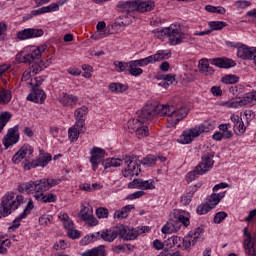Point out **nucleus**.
Wrapping results in <instances>:
<instances>
[{
	"label": "nucleus",
	"mask_w": 256,
	"mask_h": 256,
	"mask_svg": "<svg viewBox=\"0 0 256 256\" xmlns=\"http://www.w3.org/2000/svg\"><path fill=\"white\" fill-rule=\"evenodd\" d=\"M155 115L159 117H167V127L171 129V127H175L179 123V121H183L187 115H189V109L187 107H176L173 105L162 104V105H152L147 104L139 113L138 120L141 123H145V121H149V119H153Z\"/></svg>",
	"instance_id": "nucleus-1"
},
{
	"label": "nucleus",
	"mask_w": 256,
	"mask_h": 256,
	"mask_svg": "<svg viewBox=\"0 0 256 256\" xmlns=\"http://www.w3.org/2000/svg\"><path fill=\"white\" fill-rule=\"evenodd\" d=\"M45 49H47V46H41L34 51L19 57L20 63H26V65H31L33 63L30 67V71H25L22 74V81H29V79H31V73L32 75H37V73H41L43 69H47L48 65H51L50 60H46V62L39 60L41 59V55L45 53Z\"/></svg>",
	"instance_id": "nucleus-2"
},
{
	"label": "nucleus",
	"mask_w": 256,
	"mask_h": 256,
	"mask_svg": "<svg viewBox=\"0 0 256 256\" xmlns=\"http://www.w3.org/2000/svg\"><path fill=\"white\" fill-rule=\"evenodd\" d=\"M123 163L126 166L122 170L123 177H139V173H141V164H139L137 156H125L122 160L119 158L106 159L103 163V167L104 169L121 167Z\"/></svg>",
	"instance_id": "nucleus-3"
},
{
	"label": "nucleus",
	"mask_w": 256,
	"mask_h": 256,
	"mask_svg": "<svg viewBox=\"0 0 256 256\" xmlns=\"http://www.w3.org/2000/svg\"><path fill=\"white\" fill-rule=\"evenodd\" d=\"M155 37L158 39H163V37H168L169 45H181V43H185V41H189L191 36L185 32H181L177 25L171 24L169 27L162 29H155L152 31Z\"/></svg>",
	"instance_id": "nucleus-4"
},
{
	"label": "nucleus",
	"mask_w": 256,
	"mask_h": 256,
	"mask_svg": "<svg viewBox=\"0 0 256 256\" xmlns=\"http://www.w3.org/2000/svg\"><path fill=\"white\" fill-rule=\"evenodd\" d=\"M118 9L122 13H126L127 17H135V13H149L155 9V2L149 1H120L117 4Z\"/></svg>",
	"instance_id": "nucleus-5"
},
{
	"label": "nucleus",
	"mask_w": 256,
	"mask_h": 256,
	"mask_svg": "<svg viewBox=\"0 0 256 256\" xmlns=\"http://www.w3.org/2000/svg\"><path fill=\"white\" fill-rule=\"evenodd\" d=\"M23 203H25L23 196H15V193L13 192L6 193L2 197L0 205V219L1 217H7V215H11V211H16V209H19V205H23Z\"/></svg>",
	"instance_id": "nucleus-6"
},
{
	"label": "nucleus",
	"mask_w": 256,
	"mask_h": 256,
	"mask_svg": "<svg viewBox=\"0 0 256 256\" xmlns=\"http://www.w3.org/2000/svg\"><path fill=\"white\" fill-rule=\"evenodd\" d=\"M213 157H215V154L211 152L203 154L201 162L195 167L193 171H190L186 175L187 183H192V181H195V179H197L199 175H205L207 171H210V169H213V165H215V161L213 160Z\"/></svg>",
	"instance_id": "nucleus-7"
},
{
	"label": "nucleus",
	"mask_w": 256,
	"mask_h": 256,
	"mask_svg": "<svg viewBox=\"0 0 256 256\" xmlns=\"http://www.w3.org/2000/svg\"><path fill=\"white\" fill-rule=\"evenodd\" d=\"M170 57L171 52L160 50L156 54L150 55L146 58L132 60L130 61V65L132 67H147L150 63H157L159 61H163V59H169Z\"/></svg>",
	"instance_id": "nucleus-8"
},
{
	"label": "nucleus",
	"mask_w": 256,
	"mask_h": 256,
	"mask_svg": "<svg viewBox=\"0 0 256 256\" xmlns=\"http://www.w3.org/2000/svg\"><path fill=\"white\" fill-rule=\"evenodd\" d=\"M210 130L211 128L205 125L190 128L182 133L178 142H180L182 145H189V143H193L196 137H199L201 133H209Z\"/></svg>",
	"instance_id": "nucleus-9"
},
{
	"label": "nucleus",
	"mask_w": 256,
	"mask_h": 256,
	"mask_svg": "<svg viewBox=\"0 0 256 256\" xmlns=\"http://www.w3.org/2000/svg\"><path fill=\"white\" fill-rule=\"evenodd\" d=\"M51 159V154L41 151L36 160H33L32 162H23L22 167L26 171H31V169H35L36 167H47L49 162H51Z\"/></svg>",
	"instance_id": "nucleus-10"
},
{
	"label": "nucleus",
	"mask_w": 256,
	"mask_h": 256,
	"mask_svg": "<svg viewBox=\"0 0 256 256\" xmlns=\"http://www.w3.org/2000/svg\"><path fill=\"white\" fill-rule=\"evenodd\" d=\"M90 154L92 155L90 157V163L92 165V169L93 171H97V169H99V163H105V161H103V159H105V155L106 152L105 150H103V148H99V147H93L90 150Z\"/></svg>",
	"instance_id": "nucleus-11"
},
{
	"label": "nucleus",
	"mask_w": 256,
	"mask_h": 256,
	"mask_svg": "<svg viewBox=\"0 0 256 256\" xmlns=\"http://www.w3.org/2000/svg\"><path fill=\"white\" fill-rule=\"evenodd\" d=\"M256 103V92L248 93L243 99L231 100L227 102L228 107L238 109V107H245V105H253Z\"/></svg>",
	"instance_id": "nucleus-12"
},
{
	"label": "nucleus",
	"mask_w": 256,
	"mask_h": 256,
	"mask_svg": "<svg viewBox=\"0 0 256 256\" xmlns=\"http://www.w3.org/2000/svg\"><path fill=\"white\" fill-rule=\"evenodd\" d=\"M5 149L19 143V125L10 128L2 140Z\"/></svg>",
	"instance_id": "nucleus-13"
},
{
	"label": "nucleus",
	"mask_w": 256,
	"mask_h": 256,
	"mask_svg": "<svg viewBox=\"0 0 256 256\" xmlns=\"http://www.w3.org/2000/svg\"><path fill=\"white\" fill-rule=\"evenodd\" d=\"M119 225L96 233V239H102L107 243H113L119 237Z\"/></svg>",
	"instance_id": "nucleus-14"
},
{
	"label": "nucleus",
	"mask_w": 256,
	"mask_h": 256,
	"mask_svg": "<svg viewBox=\"0 0 256 256\" xmlns=\"http://www.w3.org/2000/svg\"><path fill=\"white\" fill-rule=\"evenodd\" d=\"M43 29L26 28L17 33V39L25 41L27 39H34L35 37H43Z\"/></svg>",
	"instance_id": "nucleus-15"
},
{
	"label": "nucleus",
	"mask_w": 256,
	"mask_h": 256,
	"mask_svg": "<svg viewBox=\"0 0 256 256\" xmlns=\"http://www.w3.org/2000/svg\"><path fill=\"white\" fill-rule=\"evenodd\" d=\"M18 191L20 193H39L42 192L43 190L41 189V180H36V181H29L26 183H22L18 187Z\"/></svg>",
	"instance_id": "nucleus-16"
},
{
	"label": "nucleus",
	"mask_w": 256,
	"mask_h": 256,
	"mask_svg": "<svg viewBox=\"0 0 256 256\" xmlns=\"http://www.w3.org/2000/svg\"><path fill=\"white\" fill-rule=\"evenodd\" d=\"M119 237L124 241H135L136 237H139V231L135 229H129L125 225H119Z\"/></svg>",
	"instance_id": "nucleus-17"
},
{
	"label": "nucleus",
	"mask_w": 256,
	"mask_h": 256,
	"mask_svg": "<svg viewBox=\"0 0 256 256\" xmlns=\"http://www.w3.org/2000/svg\"><path fill=\"white\" fill-rule=\"evenodd\" d=\"M45 99H47V95L45 91L40 88H32V93L27 96V101H32V103H45Z\"/></svg>",
	"instance_id": "nucleus-18"
},
{
	"label": "nucleus",
	"mask_w": 256,
	"mask_h": 256,
	"mask_svg": "<svg viewBox=\"0 0 256 256\" xmlns=\"http://www.w3.org/2000/svg\"><path fill=\"white\" fill-rule=\"evenodd\" d=\"M172 215L179 225L182 224L184 227H189V225H191V221L189 220V212L175 209L173 210Z\"/></svg>",
	"instance_id": "nucleus-19"
},
{
	"label": "nucleus",
	"mask_w": 256,
	"mask_h": 256,
	"mask_svg": "<svg viewBox=\"0 0 256 256\" xmlns=\"http://www.w3.org/2000/svg\"><path fill=\"white\" fill-rule=\"evenodd\" d=\"M33 209V201L29 200L27 203L26 208L24 209L23 213H21L13 222L12 226L9 227L10 231H13L14 229H18V227L21 225V220L25 219L31 213V210Z\"/></svg>",
	"instance_id": "nucleus-20"
},
{
	"label": "nucleus",
	"mask_w": 256,
	"mask_h": 256,
	"mask_svg": "<svg viewBox=\"0 0 256 256\" xmlns=\"http://www.w3.org/2000/svg\"><path fill=\"white\" fill-rule=\"evenodd\" d=\"M210 63L215 67H219V69H231V67H235V65H237V63H235L232 59L228 58L210 59Z\"/></svg>",
	"instance_id": "nucleus-21"
},
{
	"label": "nucleus",
	"mask_w": 256,
	"mask_h": 256,
	"mask_svg": "<svg viewBox=\"0 0 256 256\" xmlns=\"http://www.w3.org/2000/svg\"><path fill=\"white\" fill-rule=\"evenodd\" d=\"M256 48H249L245 45H242L237 48V57L244 60L253 59L255 57Z\"/></svg>",
	"instance_id": "nucleus-22"
},
{
	"label": "nucleus",
	"mask_w": 256,
	"mask_h": 256,
	"mask_svg": "<svg viewBox=\"0 0 256 256\" xmlns=\"http://www.w3.org/2000/svg\"><path fill=\"white\" fill-rule=\"evenodd\" d=\"M181 230V224L175 219H170L163 227H162V233L164 234H171V233H177Z\"/></svg>",
	"instance_id": "nucleus-23"
},
{
	"label": "nucleus",
	"mask_w": 256,
	"mask_h": 256,
	"mask_svg": "<svg viewBox=\"0 0 256 256\" xmlns=\"http://www.w3.org/2000/svg\"><path fill=\"white\" fill-rule=\"evenodd\" d=\"M60 103L63 107H75L79 103V98L73 94L63 93L60 98Z\"/></svg>",
	"instance_id": "nucleus-24"
},
{
	"label": "nucleus",
	"mask_w": 256,
	"mask_h": 256,
	"mask_svg": "<svg viewBox=\"0 0 256 256\" xmlns=\"http://www.w3.org/2000/svg\"><path fill=\"white\" fill-rule=\"evenodd\" d=\"M198 69L200 73L206 77H209V75H213V73H215V69L209 65V60L206 58H203L198 62Z\"/></svg>",
	"instance_id": "nucleus-25"
},
{
	"label": "nucleus",
	"mask_w": 256,
	"mask_h": 256,
	"mask_svg": "<svg viewBox=\"0 0 256 256\" xmlns=\"http://www.w3.org/2000/svg\"><path fill=\"white\" fill-rule=\"evenodd\" d=\"M133 209H135V205H126L121 209L116 210L114 212L113 218L117 219L118 221H121V219H127V217H129V214L131 213V211H133Z\"/></svg>",
	"instance_id": "nucleus-26"
},
{
	"label": "nucleus",
	"mask_w": 256,
	"mask_h": 256,
	"mask_svg": "<svg viewBox=\"0 0 256 256\" xmlns=\"http://www.w3.org/2000/svg\"><path fill=\"white\" fill-rule=\"evenodd\" d=\"M61 179H53V178H43L40 179V189L42 191H49V189H52V187H56V185H59L61 183Z\"/></svg>",
	"instance_id": "nucleus-27"
},
{
	"label": "nucleus",
	"mask_w": 256,
	"mask_h": 256,
	"mask_svg": "<svg viewBox=\"0 0 256 256\" xmlns=\"http://www.w3.org/2000/svg\"><path fill=\"white\" fill-rule=\"evenodd\" d=\"M55 11H59V4L51 3L48 6H44L37 10H33L31 13L32 15H44V13H54Z\"/></svg>",
	"instance_id": "nucleus-28"
},
{
	"label": "nucleus",
	"mask_w": 256,
	"mask_h": 256,
	"mask_svg": "<svg viewBox=\"0 0 256 256\" xmlns=\"http://www.w3.org/2000/svg\"><path fill=\"white\" fill-rule=\"evenodd\" d=\"M45 191H40L39 193H35L34 197L37 201H41V203H55V201H57V196H55V194H48V195H44Z\"/></svg>",
	"instance_id": "nucleus-29"
},
{
	"label": "nucleus",
	"mask_w": 256,
	"mask_h": 256,
	"mask_svg": "<svg viewBox=\"0 0 256 256\" xmlns=\"http://www.w3.org/2000/svg\"><path fill=\"white\" fill-rule=\"evenodd\" d=\"M223 197H225V191L220 192L218 194H211L210 197L208 198V201L206 202V204L209 205L210 207H212V209H215V207H217V205H219V203L221 202V199H223Z\"/></svg>",
	"instance_id": "nucleus-30"
},
{
	"label": "nucleus",
	"mask_w": 256,
	"mask_h": 256,
	"mask_svg": "<svg viewBox=\"0 0 256 256\" xmlns=\"http://www.w3.org/2000/svg\"><path fill=\"white\" fill-rule=\"evenodd\" d=\"M82 256H105V246H98L96 248L87 250L82 253Z\"/></svg>",
	"instance_id": "nucleus-31"
},
{
	"label": "nucleus",
	"mask_w": 256,
	"mask_h": 256,
	"mask_svg": "<svg viewBox=\"0 0 256 256\" xmlns=\"http://www.w3.org/2000/svg\"><path fill=\"white\" fill-rule=\"evenodd\" d=\"M13 95L10 90L0 89V105H7L12 99Z\"/></svg>",
	"instance_id": "nucleus-32"
},
{
	"label": "nucleus",
	"mask_w": 256,
	"mask_h": 256,
	"mask_svg": "<svg viewBox=\"0 0 256 256\" xmlns=\"http://www.w3.org/2000/svg\"><path fill=\"white\" fill-rule=\"evenodd\" d=\"M109 89L112 93H125L129 89V86L122 83H111Z\"/></svg>",
	"instance_id": "nucleus-33"
},
{
	"label": "nucleus",
	"mask_w": 256,
	"mask_h": 256,
	"mask_svg": "<svg viewBox=\"0 0 256 256\" xmlns=\"http://www.w3.org/2000/svg\"><path fill=\"white\" fill-rule=\"evenodd\" d=\"M113 65L115 66L117 73H123L124 71H129V67H132L131 61L129 62L115 61Z\"/></svg>",
	"instance_id": "nucleus-34"
},
{
	"label": "nucleus",
	"mask_w": 256,
	"mask_h": 256,
	"mask_svg": "<svg viewBox=\"0 0 256 256\" xmlns=\"http://www.w3.org/2000/svg\"><path fill=\"white\" fill-rule=\"evenodd\" d=\"M143 122L139 119H131L128 121V131L129 133H136V131L141 127Z\"/></svg>",
	"instance_id": "nucleus-35"
},
{
	"label": "nucleus",
	"mask_w": 256,
	"mask_h": 256,
	"mask_svg": "<svg viewBox=\"0 0 256 256\" xmlns=\"http://www.w3.org/2000/svg\"><path fill=\"white\" fill-rule=\"evenodd\" d=\"M111 35V32L109 29L105 30H97L92 36L91 39L94 41H99V39H105V37H109Z\"/></svg>",
	"instance_id": "nucleus-36"
},
{
	"label": "nucleus",
	"mask_w": 256,
	"mask_h": 256,
	"mask_svg": "<svg viewBox=\"0 0 256 256\" xmlns=\"http://www.w3.org/2000/svg\"><path fill=\"white\" fill-rule=\"evenodd\" d=\"M11 117L13 116L10 112H3L0 114V133L1 131H3V129H5V125H7V122L11 121Z\"/></svg>",
	"instance_id": "nucleus-37"
},
{
	"label": "nucleus",
	"mask_w": 256,
	"mask_h": 256,
	"mask_svg": "<svg viewBox=\"0 0 256 256\" xmlns=\"http://www.w3.org/2000/svg\"><path fill=\"white\" fill-rule=\"evenodd\" d=\"M205 9L208 13H218V15H225L227 12L223 6L207 5L205 6Z\"/></svg>",
	"instance_id": "nucleus-38"
},
{
	"label": "nucleus",
	"mask_w": 256,
	"mask_h": 256,
	"mask_svg": "<svg viewBox=\"0 0 256 256\" xmlns=\"http://www.w3.org/2000/svg\"><path fill=\"white\" fill-rule=\"evenodd\" d=\"M208 25H209L210 29H212L211 32L212 31H221V29H223L224 27H227V23L224 21H210L208 23Z\"/></svg>",
	"instance_id": "nucleus-39"
},
{
	"label": "nucleus",
	"mask_w": 256,
	"mask_h": 256,
	"mask_svg": "<svg viewBox=\"0 0 256 256\" xmlns=\"http://www.w3.org/2000/svg\"><path fill=\"white\" fill-rule=\"evenodd\" d=\"M33 147H31V145L29 144H24L19 150L18 153H21L22 156L25 157H31L33 156Z\"/></svg>",
	"instance_id": "nucleus-40"
},
{
	"label": "nucleus",
	"mask_w": 256,
	"mask_h": 256,
	"mask_svg": "<svg viewBox=\"0 0 256 256\" xmlns=\"http://www.w3.org/2000/svg\"><path fill=\"white\" fill-rule=\"evenodd\" d=\"M222 83H225L226 85H235V83H239V76L236 75H225L222 77Z\"/></svg>",
	"instance_id": "nucleus-41"
},
{
	"label": "nucleus",
	"mask_w": 256,
	"mask_h": 256,
	"mask_svg": "<svg viewBox=\"0 0 256 256\" xmlns=\"http://www.w3.org/2000/svg\"><path fill=\"white\" fill-rule=\"evenodd\" d=\"M157 163V157L153 155H148L141 160L142 165H146V167H153Z\"/></svg>",
	"instance_id": "nucleus-42"
},
{
	"label": "nucleus",
	"mask_w": 256,
	"mask_h": 256,
	"mask_svg": "<svg viewBox=\"0 0 256 256\" xmlns=\"http://www.w3.org/2000/svg\"><path fill=\"white\" fill-rule=\"evenodd\" d=\"M79 135H81V132L73 127L69 128L68 130V137L71 141V143H75L77 139H79Z\"/></svg>",
	"instance_id": "nucleus-43"
},
{
	"label": "nucleus",
	"mask_w": 256,
	"mask_h": 256,
	"mask_svg": "<svg viewBox=\"0 0 256 256\" xmlns=\"http://www.w3.org/2000/svg\"><path fill=\"white\" fill-rule=\"evenodd\" d=\"M87 113H89V108L82 106L75 110L74 117H76V119H83V117H86Z\"/></svg>",
	"instance_id": "nucleus-44"
},
{
	"label": "nucleus",
	"mask_w": 256,
	"mask_h": 256,
	"mask_svg": "<svg viewBox=\"0 0 256 256\" xmlns=\"http://www.w3.org/2000/svg\"><path fill=\"white\" fill-rule=\"evenodd\" d=\"M211 209H213L212 207H210L209 204L205 203V204H200L196 211L198 213V215H207V213H209V211H211Z\"/></svg>",
	"instance_id": "nucleus-45"
},
{
	"label": "nucleus",
	"mask_w": 256,
	"mask_h": 256,
	"mask_svg": "<svg viewBox=\"0 0 256 256\" xmlns=\"http://www.w3.org/2000/svg\"><path fill=\"white\" fill-rule=\"evenodd\" d=\"M129 189H143V179H134L132 182L128 183Z\"/></svg>",
	"instance_id": "nucleus-46"
},
{
	"label": "nucleus",
	"mask_w": 256,
	"mask_h": 256,
	"mask_svg": "<svg viewBox=\"0 0 256 256\" xmlns=\"http://www.w3.org/2000/svg\"><path fill=\"white\" fill-rule=\"evenodd\" d=\"M143 123L144 122H142V125L136 131V135H138L139 139H141V137H148L149 136V128L147 126L143 125Z\"/></svg>",
	"instance_id": "nucleus-47"
},
{
	"label": "nucleus",
	"mask_w": 256,
	"mask_h": 256,
	"mask_svg": "<svg viewBox=\"0 0 256 256\" xmlns=\"http://www.w3.org/2000/svg\"><path fill=\"white\" fill-rule=\"evenodd\" d=\"M97 239H98L97 233L92 234V235H87L80 241V245H89V243H93V242L97 241Z\"/></svg>",
	"instance_id": "nucleus-48"
},
{
	"label": "nucleus",
	"mask_w": 256,
	"mask_h": 256,
	"mask_svg": "<svg viewBox=\"0 0 256 256\" xmlns=\"http://www.w3.org/2000/svg\"><path fill=\"white\" fill-rule=\"evenodd\" d=\"M142 189L144 191H149L155 189V180H143Z\"/></svg>",
	"instance_id": "nucleus-49"
},
{
	"label": "nucleus",
	"mask_w": 256,
	"mask_h": 256,
	"mask_svg": "<svg viewBox=\"0 0 256 256\" xmlns=\"http://www.w3.org/2000/svg\"><path fill=\"white\" fill-rule=\"evenodd\" d=\"M197 189H192V191L188 194H185L181 197V203L184 205H189L191 203V199H193V193H195Z\"/></svg>",
	"instance_id": "nucleus-50"
},
{
	"label": "nucleus",
	"mask_w": 256,
	"mask_h": 256,
	"mask_svg": "<svg viewBox=\"0 0 256 256\" xmlns=\"http://www.w3.org/2000/svg\"><path fill=\"white\" fill-rule=\"evenodd\" d=\"M92 215H93V210L89 209V207H84L80 211V217L83 221H85L86 219H89V217H91Z\"/></svg>",
	"instance_id": "nucleus-51"
},
{
	"label": "nucleus",
	"mask_w": 256,
	"mask_h": 256,
	"mask_svg": "<svg viewBox=\"0 0 256 256\" xmlns=\"http://www.w3.org/2000/svg\"><path fill=\"white\" fill-rule=\"evenodd\" d=\"M128 72L133 77H139V75H143V69L137 68V66H129L128 67Z\"/></svg>",
	"instance_id": "nucleus-52"
},
{
	"label": "nucleus",
	"mask_w": 256,
	"mask_h": 256,
	"mask_svg": "<svg viewBox=\"0 0 256 256\" xmlns=\"http://www.w3.org/2000/svg\"><path fill=\"white\" fill-rule=\"evenodd\" d=\"M96 215L98 219H107L109 217V210L107 208H98Z\"/></svg>",
	"instance_id": "nucleus-53"
},
{
	"label": "nucleus",
	"mask_w": 256,
	"mask_h": 256,
	"mask_svg": "<svg viewBox=\"0 0 256 256\" xmlns=\"http://www.w3.org/2000/svg\"><path fill=\"white\" fill-rule=\"evenodd\" d=\"M219 130L222 131V134L224 135V139H231V137H233V132L228 130L225 124L219 125Z\"/></svg>",
	"instance_id": "nucleus-54"
},
{
	"label": "nucleus",
	"mask_w": 256,
	"mask_h": 256,
	"mask_svg": "<svg viewBox=\"0 0 256 256\" xmlns=\"http://www.w3.org/2000/svg\"><path fill=\"white\" fill-rule=\"evenodd\" d=\"M168 243H172L174 247H181V243H183V240L179 236H172L167 240Z\"/></svg>",
	"instance_id": "nucleus-55"
},
{
	"label": "nucleus",
	"mask_w": 256,
	"mask_h": 256,
	"mask_svg": "<svg viewBox=\"0 0 256 256\" xmlns=\"http://www.w3.org/2000/svg\"><path fill=\"white\" fill-rule=\"evenodd\" d=\"M45 81L43 77L38 76L31 80L30 85L32 89H39V86Z\"/></svg>",
	"instance_id": "nucleus-56"
},
{
	"label": "nucleus",
	"mask_w": 256,
	"mask_h": 256,
	"mask_svg": "<svg viewBox=\"0 0 256 256\" xmlns=\"http://www.w3.org/2000/svg\"><path fill=\"white\" fill-rule=\"evenodd\" d=\"M84 127H85V119L76 118L75 125H73L72 128L76 129L77 131L82 132Z\"/></svg>",
	"instance_id": "nucleus-57"
},
{
	"label": "nucleus",
	"mask_w": 256,
	"mask_h": 256,
	"mask_svg": "<svg viewBox=\"0 0 256 256\" xmlns=\"http://www.w3.org/2000/svg\"><path fill=\"white\" fill-rule=\"evenodd\" d=\"M53 221V216L44 214L39 218L40 225L46 226Z\"/></svg>",
	"instance_id": "nucleus-58"
},
{
	"label": "nucleus",
	"mask_w": 256,
	"mask_h": 256,
	"mask_svg": "<svg viewBox=\"0 0 256 256\" xmlns=\"http://www.w3.org/2000/svg\"><path fill=\"white\" fill-rule=\"evenodd\" d=\"M227 217V212H217L214 216V223L219 224Z\"/></svg>",
	"instance_id": "nucleus-59"
},
{
	"label": "nucleus",
	"mask_w": 256,
	"mask_h": 256,
	"mask_svg": "<svg viewBox=\"0 0 256 256\" xmlns=\"http://www.w3.org/2000/svg\"><path fill=\"white\" fill-rule=\"evenodd\" d=\"M246 130L247 128L245 127V123L243 122V120L240 121L239 124L234 126V131H237V135H243V133H245Z\"/></svg>",
	"instance_id": "nucleus-60"
},
{
	"label": "nucleus",
	"mask_w": 256,
	"mask_h": 256,
	"mask_svg": "<svg viewBox=\"0 0 256 256\" xmlns=\"http://www.w3.org/2000/svg\"><path fill=\"white\" fill-rule=\"evenodd\" d=\"M237 9H246V7H251V2L247 0H238L235 2Z\"/></svg>",
	"instance_id": "nucleus-61"
},
{
	"label": "nucleus",
	"mask_w": 256,
	"mask_h": 256,
	"mask_svg": "<svg viewBox=\"0 0 256 256\" xmlns=\"http://www.w3.org/2000/svg\"><path fill=\"white\" fill-rule=\"evenodd\" d=\"M191 236H189V234L186 236V237H184L183 238V240H182V243H183V247H184V249L186 250V251H189V249H191V245H193L192 244V242H191Z\"/></svg>",
	"instance_id": "nucleus-62"
},
{
	"label": "nucleus",
	"mask_w": 256,
	"mask_h": 256,
	"mask_svg": "<svg viewBox=\"0 0 256 256\" xmlns=\"http://www.w3.org/2000/svg\"><path fill=\"white\" fill-rule=\"evenodd\" d=\"M67 235L70 239H79V237H81V233L79 232V230H75V228L68 230Z\"/></svg>",
	"instance_id": "nucleus-63"
},
{
	"label": "nucleus",
	"mask_w": 256,
	"mask_h": 256,
	"mask_svg": "<svg viewBox=\"0 0 256 256\" xmlns=\"http://www.w3.org/2000/svg\"><path fill=\"white\" fill-rule=\"evenodd\" d=\"M23 159H25V156L22 155L19 151L17 153H15V155L12 157V162L15 165H19V163H21V161H23Z\"/></svg>",
	"instance_id": "nucleus-64"
}]
</instances>
